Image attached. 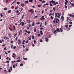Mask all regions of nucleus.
I'll return each mask as SVG.
<instances>
[{"label": "nucleus", "instance_id": "obj_37", "mask_svg": "<svg viewBox=\"0 0 74 74\" xmlns=\"http://www.w3.org/2000/svg\"><path fill=\"white\" fill-rule=\"evenodd\" d=\"M64 7L66 9H67V6L66 5H65Z\"/></svg>", "mask_w": 74, "mask_h": 74}, {"label": "nucleus", "instance_id": "obj_60", "mask_svg": "<svg viewBox=\"0 0 74 74\" xmlns=\"http://www.w3.org/2000/svg\"><path fill=\"white\" fill-rule=\"evenodd\" d=\"M16 12H17V13H19V11L17 10L16 11Z\"/></svg>", "mask_w": 74, "mask_h": 74}, {"label": "nucleus", "instance_id": "obj_41", "mask_svg": "<svg viewBox=\"0 0 74 74\" xmlns=\"http://www.w3.org/2000/svg\"><path fill=\"white\" fill-rule=\"evenodd\" d=\"M10 69L11 70H12V66H10Z\"/></svg>", "mask_w": 74, "mask_h": 74}, {"label": "nucleus", "instance_id": "obj_19", "mask_svg": "<svg viewBox=\"0 0 74 74\" xmlns=\"http://www.w3.org/2000/svg\"><path fill=\"white\" fill-rule=\"evenodd\" d=\"M13 67L14 69H15V64L13 65Z\"/></svg>", "mask_w": 74, "mask_h": 74}, {"label": "nucleus", "instance_id": "obj_4", "mask_svg": "<svg viewBox=\"0 0 74 74\" xmlns=\"http://www.w3.org/2000/svg\"><path fill=\"white\" fill-rule=\"evenodd\" d=\"M18 45L21 44V40H18Z\"/></svg>", "mask_w": 74, "mask_h": 74}, {"label": "nucleus", "instance_id": "obj_5", "mask_svg": "<svg viewBox=\"0 0 74 74\" xmlns=\"http://www.w3.org/2000/svg\"><path fill=\"white\" fill-rule=\"evenodd\" d=\"M59 21V19L58 18H57L56 20V23H58V21Z\"/></svg>", "mask_w": 74, "mask_h": 74}, {"label": "nucleus", "instance_id": "obj_16", "mask_svg": "<svg viewBox=\"0 0 74 74\" xmlns=\"http://www.w3.org/2000/svg\"><path fill=\"white\" fill-rule=\"evenodd\" d=\"M53 3L54 5H56V2H55V1H54V2H53Z\"/></svg>", "mask_w": 74, "mask_h": 74}, {"label": "nucleus", "instance_id": "obj_31", "mask_svg": "<svg viewBox=\"0 0 74 74\" xmlns=\"http://www.w3.org/2000/svg\"><path fill=\"white\" fill-rule=\"evenodd\" d=\"M13 28H14V30H15V26H13Z\"/></svg>", "mask_w": 74, "mask_h": 74}, {"label": "nucleus", "instance_id": "obj_50", "mask_svg": "<svg viewBox=\"0 0 74 74\" xmlns=\"http://www.w3.org/2000/svg\"><path fill=\"white\" fill-rule=\"evenodd\" d=\"M8 1V0H6L5 2H6V3H7Z\"/></svg>", "mask_w": 74, "mask_h": 74}, {"label": "nucleus", "instance_id": "obj_10", "mask_svg": "<svg viewBox=\"0 0 74 74\" xmlns=\"http://www.w3.org/2000/svg\"><path fill=\"white\" fill-rule=\"evenodd\" d=\"M46 42H48V41L49 40L48 39V38H45V40Z\"/></svg>", "mask_w": 74, "mask_h": 74}, {"label": "nucleus", "instance_id": "obj_34", "mask_svg": "<svg viewBox=\"0 0 74 74\" xmlns=\"http://www.w3.org/2000/svg\"><path fill=\"white\" fill-rule=\"evenodd\" d=\"M69 23L70 24V25H72L73 24V23H72V22H70Z\"/></svg>", "mask_w": 74, "mask_h": 74}, {"label": "nucleus", "instance_id": "obj_57", "mask_svg": "<svg viewBox=\"0 0 74 74\" xmlns=\"http://www.w3.org/2000/svg\"><path fill=\"white\" fill-rule=\"evenodd\" d=\"M31 25H30V24H29V25H28V26H29V27H31Z\"/></svg>", "mask_w": 74, "mask_h": 74}, {"label": "nucleus", "instance_id": "obj_8", "mask_svg": "<svg viewBox=\"0 0 74 74\" xmlns=\"http://www.w3.org/2000/svg\"><path fill=\"white\" fill-rule=\"evenodd\" d=\"M25 32H27V33H28V34H30V31H27V30L26 29H25Z\"/></svg>", "mask_w": 74, "mask_h": 74}, {"label": "nucleus", "instance_id": "obj_59", "mask_svg": "<svg viewBox=\"0 0 74 74\" xmlns=\"http://www.w3.org/2000/svg\"><path fill=\"white\" fill-rule=\"evenodd\" d=\"M34 36H32V39H34Z\"/></svg>", "mask_w": 74, "mask_h": 74}, {"label": "nucleus", "instance_id": "obj_7", "mask_svg": "<svg viewBox=\"0 0 74 74\" xmlns=\"http://www.w3.org/2000/svg\"><path fill=\"white\" fill-rule=\"evenodd\" d=\"M65 5H67V3H68V1L67 0H65Z\"/></svg>", "mask_w": 74, "mask_h": 74}, {"label": "nucleus", "instance_id": "obj_51", "mask_svg": "<svg viewBox=\"0 0 74 74\" xmlns=\"http://www.w3.org/2000/svg\"><path fill=\"white\" fill-rule=\"evenodd\" d=\"M46 5V4H44V5H43V7H45V5Z\"/></svg>", "mask_w": 74, "mask_h": 74}, {"label": "nucleus", "instance_id": "obj_52", "mask_svg": "<svg viewBox=\"0 0 74 74\" xmlns=\"http://www.w3.org/2000/svg\"><path fill=\"white\" fill-rule=\"evenodd\" d=\"M36 40H34V44H36Z\"/></svg>", "mask_w": 74, "mask_h": 74}, {"label": "nucleus", "instance_id": "obj_14", "mask_svg": "<svg viewBox=\"0 0 74 74\" xmlns=\"http://www.w3.org/2000/svg\"><path fill=\"white\" fill-rule=\"evenodd\" d=\"M29 3H32L33 2V0H29Z\"/></svg>", "mask_w": 74, "mask_h": 74}, {"label": "nucleus", "instance_id": "obj_26", "mask_svg": "<svg viewBox=\"0 0 74 74\" xmlns=\"http://www.w3.org/2000/svg\"><path fill=\"white\" fill-rule=\"evenodd\" d=\"M16 62H21V60H17Z\"/></svg>", "mask_w": 74, "mask_h": 74}, {"label": "nucleus", "instance_id": "obj_42", "mask_svg": "<svg viewBox=\"0 0 74 74\" xmlns=\"http://www.w3.org/2000/svg\"><path fill=\"white\" fill-rule=\"evenodd\" d=\"M43 13H44V11L42 10L41 11V13L42 14H43Z\"/></svg>", "mask_w": 74, "mask_h": 74}, {"label": "nucleus", "instance_id": "obj_6", "mask_svg": "<svg viewBox=\"0 0 74 74\" xmlns=\"http://www.w3.org/2000/svg\"><path fill=\"white\" fill-rule=\"evenodd\" d=\"M22 25V26H23V25H25V23H23L22 22H21L20 23V25Z\"/></svg>", "mask_w": 74, "mask_h": 74}, {"label": "nucleus", "instance_id": "obj_25", "mask_svg": "<svg viewBox=\"0 0 74 74\" xmlns=\"http://www.w3.org/2000/svg\"><path fill=\"white\" fill-rule=\"evenodd\" d=\"M7 10V8H5L4 9V11H5V10Z\"/></svg>", "mask_w": 74, "mask_h": 74}, {"label": "nucleus", "instance_id": "obj_40", "mask_svg": "<svg viewBox=\"0 0 74 74\" xmlns=\"http://www.w3.org/2000/svg\"><path fill=\"white\" fill-rule=\"evenodd\" d=\"M71 5H72V6H73V7H74V4H73V3H71Z\"/></svg>", "mask_w": 74, "mask_h": 74}, {"label": "nucleus", "instance_id": "obj_17", "mask_svg": "<svg viewBox=\"0 0 74 74\" xmlns=\"http://www.w3.org/2000/svg\"><path fill=\"white\" fill-rule=\"evenodd\" d=\"M34 31V32H36V28H35Z\"/></svg>", "mask_w": 74, "mask_h": 74}, {"label": "nucleus", "instance_id": "obj_12", "mask_svg": "<svg viewBox=\"0 0 74 74\" xmlns=\"http://www.w3.org/2000/svg\"><path fill=\"white\" fill-rule=\"evenodd\" d=\"M21 6H22V7H24V6H25V4H23V3H21Z\"/></svg>", "mask_w": 74, "mask_h": 74}, {"label": "nucleus", "instance_id": "obj_35", "mask_svg": "<svg viewBox=\"0 0 74 74\" xmlns=\"http://www.w3.org/2000/svg\"><path fill=\"white\" fill-rule=\"evenodd\" d=\"M17 4L18 5H19V4H20V2L19 1L17 2Z\"/></svg>", "mask_w": 74, "mask_h": 74}, {"label": "nucleus", "instance_id": "obj_64", "mask_svg": "<svg viewBox=\"0 0 74 74\" xmlns=\"http://www.w3.org/2000/svg\"><path fill=\"white\" fill-rule=\"evenodd\" d=\"M32 47H34V45L33 44L32 45Z\"/></svg>", "mask_w": 74, "mask_h": 74}, {"label": "nucleus", "instance_id": "obj_33", "mask_svg": "<svg viewBox=\"0 0 74 74\" xmlns=\"http://www.w3.org/2000/svg\"><path fill=\"white\" fill-rule=\"evenodd\" d=\"M18 7L16 6L15 8V10H16V9H18Z\"/></svg>", "mask_w": 74, "mask_h": 74}, {"label": "nucleus", "instance_id": "obj_46", "mask_svg": "<svg viewBox=\"0 0 74 74\" xmlns=\"http://www.w3.org/2000/svg\"><path fill=\"white\" fill-rule=\"evenodd\" d=\"M14 8V6H13L12 7H11V8H12V9H13V8Z\"/></svg>", "mask_w": 74, "mask_h": 74}, {"label": "nucleus", "instance_id": "obj_36", "mask_svg": "<svg viewBox=\"0 0 74 74\" xmlns=\"http://www.w3.org/2000/svg\"><path fill=\"white\" fill-rule=\"evenodd\" d=\"M36 25H39V24H40V23L38 22L36 23Z\"/></svg>", "mask_w": 74, "mask_h": 74}, {"label": "nucleus", "instance_id": "obj_29", "mask_svg": "<svg viewBox=\"0 0 74 74\" xmlns=\"http://www.w3.org/2000/svg\"><path fill=\"white\" fill-rule=\"evenodd\" d=\"M34 26V22H33L32 24V26Z\"/></svg>", "mask_w": 74, "mask_h": 74}, {"label": "nucleus", "instance_id": "obj_30", "mask_svg": "<svg viewBox=\"0 0 74 74\" xmlns=\"http://www.w3.org/2000/svg\"><path fill=\"white\" fill-rule=\"evenodd\" d=\"M11 12V10H9L8 11V13H10Z\"/></svg>", "mask_w": 74, "mask_h": 74}, {"label": "nucleus", "instance_id": "obj_22", "mask_svg": "<svg viewBox=\"0 0 74 74\" xmlns=\"http://www.w3.org/2000/svg\"><path fill=\"white\" fill-rule=\"evenodd\" d=\"M23 59H24V60H27V58H23Z\"/></svg>", "mask_w": 74, "mask_h": 74}, {"label": "nucleus", "instance_id": "obj_13", "mask_svg": "<svg viewBox=\"0 0 74 74\" xmlns=\"http://www.w3.org/2000/svg\"><path fill=\"white\" fill-rule=\"evenodd\" d=\"M11 71H12V70H11V69H9L8 72H9V73H11Z\"/></svg>", "mask_w": 74, "mask_h": 74}, {"label": "nucleus", "instance_id": "obj_63", "mask_svg": "<svg viewBox=\"0 0 74 74\" xmlns=\"http://www.w3.org/2000/svg\"><path fill=\"white\" fill-rule=\"evenodd\" d=\"M37 17H38L37 16H35L34 17V18H37Z\"/></svg>", "mask_w": 74, "mask_h": 74}, {"label": "nucleus", "instance_id": "obj_39", "mask_svg": "<svg viewBox=\"0 0 74 74\" xmlns=\"http://www.w3.org/2000/svg\"><path fill=\"white\" fill-rule=\"evenodd\" d=\"M53 10L54 11H55V7L53 8Z\"/></svg>", "mask_w": 74, "mask_h": 74}, {"label": "nucleus", "instance_id": "obj_43", "mask_svg": "<svg viewBox=\"0 0 74 74\" xmlns=\"http://www.w3.org/2000/svg\"><path fill=\"white\" fill-rule=\"evenodd\" d=\"M45 26L47 25V22L46 21L45 22Z\"/></svg>", "mask_w": 74, "mask_h": 74}, {"label": "nucleus", "instance_id": "obj_58", "mask_svg": "<svg viewBox=\"0 0 74 74\" xmlns=\"http://www.w3.org/2000/svg\"><path fill=\"white\" fill-rule=\"evenodd\" d=\"M15 40H16V41L17 40H18V38H17V37H16V38Z\"/></svg>", "mask_w": 74, "mask_h": 74}, {"label": "nucleus", "instance_id": "obj_15", "mask_svg": "<svg viewBox=\"0 0 74 74\" xmlns=\"http://www.w3.org/2000/svg\"><path fill=\"white\" fill-rule=\"evenodd\" d=\"M27 22L28 23H30V21L29 20H28Z\"/></svg>", "mask_w": 74, "mask_h": 74}, {"label": "nucleus", "instance_id": "obj_53", "mask_svg": "<svg viewBox=\"0 0 74 74\" xmlns=\"http://www.w3.org/2000/svg\"><path fill=\"white\" fill-rule=\"evenodd\" d=\"M16 46H15L13 47V49H15L16 48Z\"/></svg>", "mask_w": 74, "mask_h": 74}, {"label": "nucleus", "instance_id": "obj_49", "mask_svg": "<svg viewBox=\"0 0 74 74\" xmlns=\"http://www.w3.org/2000/svg\"><path fill=\"white\" fill-rule=\"evenodd\" d=\"M24 16V15L23 14L22 16V18H21L22 19H23V16Z\"/></svg>", "mask_w": 74, "mask_h": 74}, {"label": "nucleus", "instance_id": "obj_55", "mask_svg": "<svg viewBox=\"0 0 74 74\" xmlns=\"http://www.w3.org/2000/svg\"><path fill=\"white\" fill-rule=\"evenodd\" d=\"M38 37H40V34H38Z\"/></svg>", "mask_w": 74, "mask_h": 74}, {"label": "nucleus", "instance_id": "obj_20", "mask_svg": "<svg viewBox=\"0 0 74 74\" xmlns=\"http://www.w3.org/2000/svg\"><path fill=\"white\" fill-rule=\"evenodd\" d=\"M9 30H10V31H12V29H11V28L10 27H9Z\"/></svg>", "mask_w": 74, "mask_h": 74}, {"label": "nucleus", "instance_id": "obj_47", "mask_svg": "<svg viewBox=\"0 0 74 74\" xmlns=\"http://www.w3.org/2000/svg\"><path fill=\"white\" fill-rule=\"evenodd\" d=\"M52 15V13H50L49 15V16H51Z\"/></svg>", "mask_w": 74, "mask_h": 74}, {"label": "nucleus", "instance_id": "obj_56", "mask_svg": "<svg viewBox=\"0 0 74 74\" xmlns=\"http://www.w3.org/2000/svg\"><path fill=\"white\" fill-rule=\"evenodd\" d=\"M31 12V14H33V13H34V12L32 10V11Z\"/></svg>", "mask_w": 74, "mask_h": 74}, {"label": "nucleus", "instance_id": "obj_28", "mask_svg": "<svg viewBox=\"0 0 74 74\" xmlns=\"http://www.w3.org/2000/svg\"><path fill=\"white\" fill-rule=\"evenodd\" d=\"M37 6L38 7H41V5H37Z\"/></svg>", "mask_w": 74, "mask_h": 74}, {"label": "nucleus", "instance_id": "obj_44", "mask_svg": "<svg viewBox=\"0 0 74 74\" xmlns=\"http://www.w3.org/2000/svg\"><path fill=\"white\" fill-rule=\"evenodd\" d=\"M63 18H64V17H63V16H61V19H63Z\"/></svg>", "mask_w": 74, "mask_h": 74}, {"label": "nucleus", "instance_id": "obj_48", "mask_svg": "<svg viewBox=\"0 0 74 74\" xmlns=\"http://www.w3.org/2000/svg\"><path fill=\"white\" fill-rule=\"evenodd\" d=\"M14 62H16V61H12V62L13 63V64H14Z\"/></svg>", "mask_w": 74, "mask_h": 74}, {"label": "nucleus", "instance_id": "obj_23", "mask_svg": "<svg viewBox=\"0 0 74 74\" xmlns=\"http://www.w3.org/2000/svg\"><path fill=\"white\" fill-rule=\"evenodd\" d=\"M33 11V9H31L29 10V12H31Z\"/></svg>", "mask_w": 74, "mask_h": 74}, {"label": "nucleus", "instance_id": "obj_62", "mask_svg": "<svg viewBox=\"0 0 74 74\" xmlns=\"http://www.w3.org/2000/svg\"><path fill=\"white\" fill-rule=\"evenodd\" d=\"M13 55H14V56H16V54H15L14 53H13Z\"/></svg>", "mask_w": 74, "mask_h": 74}, {"label": "nucleus", "instance_id": "obj_54", "mask_svg": "<svg viewBox=\"0 0 74 74\" xmlns=\"http://www.w3.org/2000/svg\"><path fill=\"white\" fill-rule=\"evenodd\" d=\"M45 2H46V1H42V3H45Z\"/></svg>", "mask_w": 74, "mask_h": 74}, {"label": "nucleus", "instance_id": "obj_27", "mask_svg": "<svg viewBox=\"0 0 74 74\" xmlns=\"http://www.w3.org/2000/svg\"><path fill=\"white\" fill-rule=\"evenodd\" d=\"M25 3H29V1H25Z\"/></svg>", "mask_w": 74, "mask_h": 74}, {"label": "nucleus", "instance_id": "obj_2", "mask_svg": "<svg viewBox=\"0 0 74 74\" xmlns=\"http://www.w3.org/2000/svg\"><path fill=\"white\" fill-rule=\"evenodd\" d=\"M57 32H60V30L59 28L57 29L56 30L54 31V33H57Z\"/></svg>", "mask_w": 74, "mask_h": 74}, {"label": "nucleus", "instance_id": "obj_9", "mask_svg": "<svg viewBox=\"0 0 74 74\" xmlns=\"http://www.w3.org/2000/svg\"><path fill=\"white\" fill-rule=\"evenodd\" d=\"M62 28H60V32L61 33H62V32H63V30H62Z\"/></svg>", "mask_w": 74, "mask_h": 74}, {"label": "nucleus", "instance_id": "obj_3", "mask_svg": "<svg viewBox=\"0 0 74 74\" xmlns=\"http://www.w3.org/2000/svg\"><path fill=\"white\" fill-rule=\"evenodd\" d=\"M45 19V18H44V16H42V17L40 18V20L41 21H43Z\"/></svg>", "mask_w": 74, "mask_h": 74}, {"label": "nucleus", "instance_id": "obj_18", "mask_svg": "<svg viewBox=\"0 0 74 74\" xmlns=\"http://www.w3.org/2000/svg\"><path fill=\"white\" fill-rule=\"evenodd\" d=\"M20 66H23V64H21L20 65Z\"/></svg>", "mask_w": 74, "mask_h": 74}, {"label": "nucleus", "instance_id": "obj_61", "mask_svg": "<svg viewBox=\"0 0 74 74\" xmlns=\"http://www.w3.org/2000/svg\"><path fill=\"white\" fill-rule=\"evenodd\" d=\"M29 42V40H27L26 41V43H28Z\"/></svg>", "mask_w": 74, "mask_h": 74}, {"label": "nucleus", "instance_id": "obj_38", "mask_svg": "<svg viewBox=\"0 0 74 74\" xmlns=\"http://www.w3.org/2000/svg\"><path fill=\"white\" fill-rule=\"evenodd\" d=\"M42 41H43L42 39L40 40V42H42Z\"/></svg>", "mask_w": 74, "mask_h": 74}, {"label": "nucleus", "instance_id": "obj_24", "mask_svg": "<svg viewBox=\"0 0 74 74\" xmlns=\"http://www.w3.org/2000/svg\"><path fill=\"white\" fill-rule=\"evenodd\" d=\"M0 16L1 17H3V14H2V13L1 14Z\"/></svg>", "mask_w": 74, "mask_h": 74}, {"label": "nucleus", "instance_id": "obj_32", "mask_svg": "<svg viewBox=\"0 0 74 74\" xmlns=\"http://www.w3.org/2000/svg\"><path fill=\"white\" fill-rule=\"evenodd\" d=\"M50 5L51 7H52V6L53 5L51 3H50Z\"/></svg>", "mask_w": 74, "mask_h": 74}, {"label": "nucleus", "instance_id": "obj_21", "mask_svg": "<svg viewBox=\"0 0 74 74\" xmlns=\"http://www.w3.org/2000/svg\"><path fill=\"white\" fill-rule=\"evenodd\" d=\"M51 18L52 20L53 19V17L52 16H51Z\"/></svg>", "mask_w": 74, "mask_h": 74}, {"label": "nucleus", "instance_id": "obj_45", "mask_svg": "<svg viewBox=\"0 0 74 74\" xmlns=\"http://www.w3.org/2000/svg\"><path fill=\"white\" fill-rule=\"evenodd\" d=\"M69 17H67V20L69 21Z\"/></svg>", "mask_w": 74, "mask_h": 74}, {"label": "nucleus", "instance_id": "obj_1", "mask_svg": "<svg viewBox=\"0 0 74 74\" xmlns=\"http://www.w3.org/2000/svg\"><path fill=\"white\" fill-rule=\"evenodd\" d=\"M61 15V13H59V12L56 13L55 14V18H56V17H57V18H59Z\"/></svg>", "mask_w": 74, "mask_h": 74}, {"label": "nucleus", "instance_id": "obj_11", "mask_svg": "<svg viewBox=\"0 0 74 74\" xmlns=\"http://www.w3.org/2000/svg\"><path fill=\"white\" fill-rule=\"evenodd\" d=\"M54 2V1L53 0H52L51 1H50V3H53V2Z\"/></svg>", "mask_w": 74, "mask_h": 74}]
</instances>
